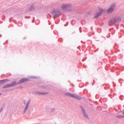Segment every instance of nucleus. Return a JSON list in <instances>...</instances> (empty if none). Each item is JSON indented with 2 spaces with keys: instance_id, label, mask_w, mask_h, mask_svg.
<instances>
[{
  "instance_id": "17",
  "label": "nucleus",
  "mask_w": 124,
  "mask_h": 124,
  "mask_svg": "<svg viewBox=\"0 0 124 124\" xmlns=\"http://www.w3.org/2000/svg\"><path fill=\"white\" fill-rule=\"evenodd\" d=\"M1 95V94L0 93V95Z\"/></svg>"
},
{
  "instance_id": "7",
  "label": "nucleus",
  "mask_w": 124,
  "mask_h": 124,
  "mask_svg": "<svg viewBox=\"0 0 124 124\" xmlns=\"http://www.w3.org/2000/svg\"><path fill=\"white\" fill-rule=\"evenodd\" d=\"M67 95L72 97L75 98L77 97V96L75 95L74 94H71L70 93H68L67 94Z\"/></svg>"
},
{
  "instance_id": "8",
  "label": "nucleus",
  "mask_w": 124,
  "mask_h": 124,
  "mask_svg": "<svg viewBox=\"0 0 124 124\" xmlns=\"http://www.w3.org/2000/svg\"><path fill=\"white\" fill-rule=\"evenodd\" d=\"M82 110L83 112V114L84 115V117H85L86 118H88V116H87V114H86L85 112V111L83 109H82Z\"/></svg>"
},
{
  "instance_id": "6",
  "label": "nucleus",
  "mask_w": 124,
  "mask_h": 124,
  "mask_svg": "<svg viewBox=\"0 0 124 124\" xmlns=\"http://www.w3.org/2000/svg\"><path fill=\"white\" fill-rule=\"evenodd\" d=\"M28 79H27L26 78H23L22 79L20 80L19 82V84H21L25 82L26 81L28 80Z\"/></svg>"
},
{
  "instance_id": "4",
  "label": "nucleus",
  "mask_w": 124,
  "mask_h": 124,
  "mask_svg": "<svg viewBox=\"0 0 124 124\" xmlns=\"http://www.w3.org/2000/svg\"><path fill=\"white\" fill-rule=\"evenodd\" d=\"M115 6V4H113L112 5L110 8L108 9V13H111L113 10Z\"/></svg>"
},
{
  "instance_id": "15",
  "label": "nucleus",
  "mask_w": 124,
  "mask_h": 124,
  "mask_svg": "<svg viewBox=\"0 0 124 124\" xmlns=\"http://www.w3.org/2000/svg\"><path fill=\"white\" fill-rule=\"evenodd\" d=\"M41 93V94H47V93Z\"/></svg>"
},
{
  "instance_id": "16",
  "label": "nucleus",
  "mask_w": 124,
  "mask_h": 124,
  "mask_svg": "<svg viewBox=\"0 0 124 124\" xmlns=\"http://www.w3.org/2000/svg\"><path fill=\"white\" fill-rule=\"evenodd\" d=\"M112 25V24H110V25H110V26H111V25Z\"/></svg>"
},
{
  "instance_id": "14",
  "label": "nucleus",
  "mask_w": 124,
  "mask_h": 124,
  "mask_svg": "<svg viewBox=\"0 0 124 124\" xmlns=\"http://www.w3.org/2000/svg\"><path fill=\"white\" fill-rule=\"evenodd\" d=\"M34 7L33 6H31V8L30 9V10H32L34 9Z\"/></svg>"
},
{
  "instance_id": "13",
  "label": "nucleus",
  "mask_w": 124,
  "mask_h": 124,
  "mask_svg": "<svg viewBox=\"0 0 124 124\" xmlns=\"http://www.w3.org/2000/svg\"><path fill=\"white\" fill-rule=\"evenodd\" d=\"M123 113L124 114V110L123 111ZM117 117H118V118H121V117H124V116H120V115H118V116H117Z\"/></svg>"
},
{
  "instance_id": "11",
  "label": "nucleus",
  "mask_w": 124,
  "mask_h": 124,
  "mask_svg": "<svg viewBox=\"0 0 124 124\" xmlns=\"http://www.w3.org/2000/svg\"><path fill=\"white\" fill-rule=\"evenodd\" d=\"M7 80L5 79L4 80H1L0 81V85H1L3 84L4 82H6Z\"/></svg>"
},
{
  "instance_id": "1",
  "label": "nucleus",
  "mask_w": 124,
  "mask_h": 124,
  "mask_svg": "<svg viewBox=\"0 0 124 124\" xmlns=\"http://www.w3.org/2000/svg\"><path fill=\"white\" fill-rule=\"evenodd\" d=\"M121 20V18L120 17H117L112 18L111 20L112 23H118Z\"/></svg>"
},
{
  "instance_id": "2",
  "label": "nucleus",
  "mask_w": 124,
  "mask_h": 124,
  "mask_svg": "<svg viewBox=\"0 0 124 124\" xmlns=\"http://www.w3.org/2000/svg\"><path fill=\"white\" fill-rule=\"evenodd\" d=\"M71 6L70 5L63 4L62 6V8L63 10H66L70 8Z\"/></svg>"
},
{
  "instance_id": "9",
  "label": "nucleus",
  "mask_w": 124,
  "mask_h": 124,
  "mask_svg": "<svg viewBox=\"0 0 124 124\" xmlns=\"http://www.w3.org/2000/svg\"><path fill=\"white\" fill-rule=\"evenodd\" d=\"M29 103H30V102L29 101V102H28L26 106V108H25L24 110L23 111L25 113L28 107L29 106Z\"/></svg>"
},
{
  "instance_id": "12",
  "label": "nucleus",
  "mask_w": 124,
  "mask_h": 124,
  "mask_svg": "<svg viewBox=\"0 0 124 124\" xmlns=\"http://www.w3.org/2000/svg\"><path fill=\"white\" fill-rule=\"evenodd\" d=\"M16 84V82H14L11 84H10L11 87L15 85Z\"/></svg>"
},
{
  "instance_id": "3",
  "label": "nucleus",
  "mask_w": 124,
  "mask_h": 124,
  "mask_svg": "<svg viewBox=\"0 0 124 124\" xmlns=\"http://www.w3.org/2000/svg\"><path fill=\"white\" fill-rule=\"evenodd\" d=\"M104 10L103 9L101 8L100 9L99 12L95 14L94 17L96 18H97L101 14V13Z\"/></svg>"
},
{
  "instance_id": "10",
  "label": "nucleus",
  "mask_w": 124,
  "mask_h": 124,
  "mask_svg": "<svg viewBox=\"0 0 124 124\" xmlns=\"http://www.w3.org/2000/svg\"><path fill=\"white\" fill-rule=\"evenodd\" d=\"M11 87V85H10V84H8L4 86L3 87V88H8L10 87Z\"/></svg>"
},
{
  "instance_id": "5",
  "label": "nucleus",
  "mask_w": 124,
  "mask_h": 124,
  "mask_svg": "<svg viewBox=\"0 0 124 124\" xmlns=\"http://www.w3.org/2000/svg\"><path fill=\"white\" fill-rule=\"evenodd\" d=\"M52 14L54 16V18H56L58 16L60 15L59 13L58 12H55L54 11L52 13Z\"/></svg>"
}]
</instances>
